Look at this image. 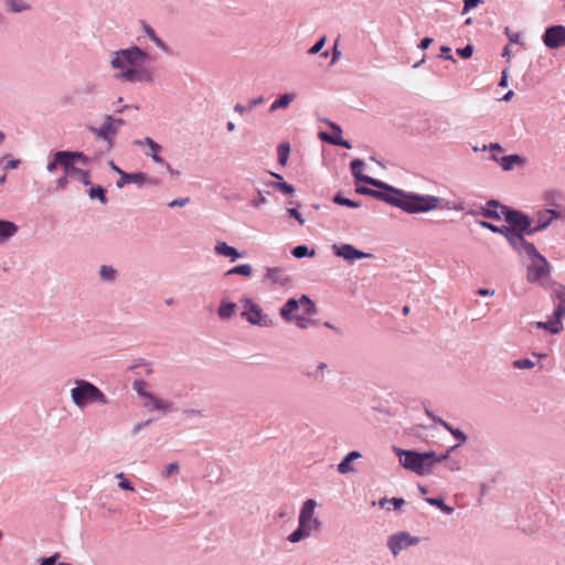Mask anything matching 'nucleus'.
<instances>
[{"label": "nucleus", "mask_w": 565, "mask_h": 565, "mask_svg": "<svg viewBox=\"0 0 565 565\" xmlns=\"http://www.w3.org/2000/svg\"><path fill=\"white\" fill-rule=\"evenodd\" d=\"M98 86L94 82H87L73 92V99L82 104H93Z\"/></svg>", "instance_id": "21"}, {"label": "nucleus", "mask_w": 565, "mask_h": 565, "mask_svg": "<svg viewBox=\"0 0 565 565\" xmlns=\"http://www.w3.org/2000/svg\"><path fill=\"white\" fill-rule=\"evenodd\" d=\"M118 174L120 178L117 180L116 185L119 189L129 183H136L139 186L146 183L158 184L156 180L149 179L148 175L143 172L127 173L124 170H118Z\"/></svg>", "instance_id": "19"}, {"label": "nucleus", "mask_w": 565, "mask_h": 565, "mask_svg": "<svg viewBox=\"0 0 565 565\" xmlns=\"http://www.w3.org/2000/svg\"><path fill=\"white\" fill-rule=\"evenodd\" d=\"M480 0H465V6L462 9V14L467 13L469 10L479 6Z\"/></svg>", "instance_id": "64"}, {"label": "nucleus", "mask_w": 565, "mask_h": 565, "mask_svg": "<svg viewBox=\"0 0 565 565\" xmlns=\"http://www.w3.org/2000/svg\"><path fill=\"white\" fill-rule=\"evenodd\" d=\"M457 446H452L446 452L437 455L435 451L418 452L415 450H405L394 447V452L399 459L401 466L418 476H428L433 472L435 466L447 459L448 454Z\"/></svg>", "instance_id": "3"}, {"label": "nucleus", "mask_w": 565, "mask_h": 565, "mask_svg": "<svg viewBox=\"0 0 565 565\" xmlns=\"http://www.w3.org/2000/svg\"><path fill=\"white\" fill-rule=\"evenodd\" d=\"M459 443H465L467 440V435L458 428H451L449 431Z\"/></svg>", "instance_id": "61"}, {"label": "nucleus", "mask_w": 565, "mask_h": 565, "mask_svg": "<svg viewBox=\"0 0 565 565\" xmlns=\"http://www.w3.org/2000/svg\"><path fill=\"white\" fill-rule=\"evenodd\" d=\"M504 34L507 35L510 43L522 44L521 34L519 32H512L509 26H505Z\"/></svg>", "instance_id": "51"}, {"label": "nucleus", "mask_w": 565, "mask_h": 565, "mask_svg": "<svg viewBox=\"0 0 565 565\" xmlns=\"http://www.w3.org/2000/svg\"><path fill=\"white\" fill-rule=\"evenodd\" d=\"M291 254L296 258H302L306 256L312 257L315 256V249H309L306 245H298L292 250Z\"/></svg>", "instance_id": "44"}, {"label": "nucleus", "mask_w": 565, "mask_h": 565, "mask_svg": "<svg viewBox=\"0 0 565 565\" xmlns=\"http://www.w3.org/2000/svg\"><path fill=\"white\" fill-rule=\"evenodd\" d=\"M269 184L275 189L279 190L284 194L295 193V188L285 181H273Z\"/></svg>", "instance_id": "45"}, {"label": "nucleus", "mask_w": 565, "mask_h": 565, "mask_svg": "<svg viewBox=\"0 0 565 565\" xmlns=\"http://www.w3.org/2000/svg\"><path fill=\"white\" fill-rule=\"evenodd\" d=\"M542 41L548 49H558L565 45V26L559 24L546 28Z\"/></svg>", "instance_id": "16"}, {"label": "nucleus", "mask_w": 565, "mask_h": 565, "mask_svg": "<svg viewBox=\"0 0 565 565\" xmlns=\"http://www.w3.org/2000/svg\"><path fill=\"white\" fill-rule=\"evenodd\" d=\"M151 422H152V419H147L145 422H140V423L135 424L132 429H131V434L134 436L138 435L141 431V429H143L146 426L150 425Z\"/></svg>", "instance_id": "60"}, {"label": "nucleus", "mask_w": 565, "mask_h": 565, "mask_svg": "<svg viewBox=\"0 0 565 565\" xmlns=\"http://www.w3.org/2000/svg\"><path fill=\"white\" fill-rule=\"evenodd\" d=\"M545 209L559 211L561 218L565 216V193L559 189H548L542 194Z\"/></svg>", "instance_id": "14"}, {"label": "nucleus", "mask_w": 565, "mask_h": 565, "mask_svg": "<svg viewBox=\"0 0 565 565\" xmlns=\"http://www.w3.org/2000/svg\"><path fill=\"white\" fill-rule=\"evenodd\" d=\"M245 308L241 316L244 320L253 326H258L263 328H268L273 326V320L265 313H263L262 308L255 303L252 299L246 298L244 300Z\"/></svg>", "instance_id": "9"}, {"label": "nucleus", "mask_w": 565, "mask_h": 565, "mask_svg": "<svg viewBox=\"0 0 565 565\" xmlns=\"http://www.w3.org/2000/svg\"><path fill=\"white\" fill-rule=\"evenodd\" d=\"M253 273V268L249 264H242V265H238V266H235L233 268H231L230 270L226 271V276H230V275H242V276H250Z\"/></svg>", "instance_id": "40"}, {"label": "nucleus", "mask_w": 565, "mask_h": 565, "mask_svg": "<svg viewBox=\"0 0 565 565\" xmlns=\"http://www.w3.org/2000/svg\"><path fill=\"white\" fill-rule=\"evenodd\" d=\"M449 455H450V452L448 454L447 459L443 460V461H445L446 469L451 471V472L459 471L461 469L460 461L457 460V459L450 458Z\"/></svg>", "instance_id": "49"}, {"label": "nucleus", "mask_w": 565, "mask_h": 565, "mask_svg": "<svg viewBox=\"0 0 565 565\" xmlns=\"http://www.w3.org/2000/svg\"><path fill=\"white\" fill-rule=\"evenodd\" d=\"M290 146L288 142H282L277 148L278 162L281 166H286L289 157Z\"/></svg>", "instance_id": "42"}, {"label": "nucleus", "mask_w": 565, "mask_h": 565, "mask_svg": "<svg viewBox=\"0 0 565 565\" xmlns=\"http://www.w3.org/2000/svg\"><path fill=\"white\" fill-rule=\"evenodd\" d=\"M149 60L147 50L132 45L113 53L110 66L119 71L115 77L127 83H151L153 81L152 70L143 64Z\"/></svg>", "instance_id": "1"}, {"label": "nucleus", "mask_w": 565, "mask_h": 565, "mask_svg": "<svg viewBox=\"0 0 565 565\" xmlns=\"http://www.w3.org/2000/svg\"><path fill=\"white\" fill-rule=\"evenodd\" d=\"M351 172L353 177L356 179V181L362 182V178L366 177L362 173V170L364 168V162L361 159H354L350 163Z\"/></svg>", "instance_id": "37"}, {"label": "nucleus", "mask_w": 565, "mask_h": 565, "mask_svg": "<svg viewBox=\"0 0 565 565\" xmlns=\"http://www.w3.org/2000/svg\"><path fill=\"white\" fill-rule=\"evenodd\" d=\"M362 455L360 451L353 450L349 452L338 465V471L342 475H347L354 471V467L352 462L359 458H361Z\"/></svg>", "instance_id": "29"}, {"label": "nucleus", "mask_w": 565, "mask_h": 565, "mask_svg": "<svg viewBox=\"0 0 565 565\" xmlns=\"http://www.w3.org/2000/svg\"><path fill=\"white\" fill-rule=\"evenodd\" d=\"M89 131L100 140L108 142V145L113 143L114 138L118 134L115 129L113 122L110 121V115H105L103 118V124L100 127H89Z\"/></svg>", "instance_id": "18"}, {"label": "nucleus", "mask_w": 565, "mask_h": 565, "mask_svg": "<svg viewBox=\"0 0 565 565\" xmlns=\"http://www.w3.org/2000/svg\"><path fill=\"white\" fill-rule=\"evenodd\" d=\"M236 303L224 298L221 300L220 307L217 309V316L222 320H228L236 315Z\"/></svg>", "instance_id": "30"}, {"label": "nucleus", "mask_w": 565, "mask_h": 565, "mask_svg": "<svg viewBox=\"0 0 565 565\" xmlns=\"http://www.w3.org/2000/svg\"><path fill=\"white\" fill-rule=\"evenodd\" d=\"M535 363L530 359H519L513 362V367L519 370L533 369Z\"/></svg>", "instance_id": "50"}, {"label": "nucleus", "mask_w": 565, "mask_h": 565, "mask_svg": "<svg viewBox=\"0 0 565 565\" xmlns=\"http://www.w3.org/2000/svg\"><path fill=\"white\" fill-rule=\"evenodd\" d=\"M356 193L363 194V195H370L372 198H375L380 201H383L387 204H391L395 207H405L407 204L405 202H402L393 196L391 193H381L379 190H373L365 186L356 188Z\"/></svg>", "instance_id": "22"}, {"label": "nucleus", "mask_w": 565, "mask_h": 565, "mask_svg": "<svg viewBox=\"0 0 565 565\" xmlns=\"http://www.w3.org/2000/svg\"><path fill=\"white\" fill-rule=\"evenodd\" d=\"M299 311L308 316H313L317 313V306L308 296L302 295L298 299L289 298L280 308L279 315L285 321L291 322L295 316L299 315Z\"/></svg>", "instance_id": "8"}, {"label": "nucleus", "mask_w": 565, "mask_h": 565, "mask_svg": "<svg viewBox=\"0 0 565 565\" xmlns=\"http://www.w3.org/2000/svg\"><path fill=\"white\" fill-rule=\"evenodd\" d=\"M310 317L311 316L301 313L295 316V319H292L291 322H294L300 329H308L315 323V321L310 319Z\"/></svg>", "instance_id": "41"}, {"label": "nucleus", "mask_w": 565, "mask_h": 565, "mask_svg": "<svg viewBox=\"0 0 565 565\" xmlns=\"http://www.w3.org/2000/svg\"><path fill=\"white\" fill-rule=\"evenodd\" d=\"M117 478L120 479L119 487L124 490L134 491L132 483L125 477L122 472L117 475Z\"/></svg>", "instance_id": "55"}, {"label": "nucleus", "mask_w": 565, "mask_h": 565, "mask_svg": "<svg viewBox=\"0 0 565 565\" xmlns=\"http://www.w3.org/2000/svg\"><path fill=\"white\" fill-rule=\"evenodd\" d=\"M426 502L430 505L437 507L443 513L450 515L455 509L444 502L441 498H426Z\"/></svg>", "instance_id": "36"}, {"label": "nucleus", "mask_w": 565, "mask_h": 565, "mask_svg": "<svg viewBox=\"0 0 565 565\" xmlns=\"http://www.w3.org/2000/svg\"><path fill=\"white\" fill-rule=\"evenodd\" d=\"M67 151L61 150L53 153L52 160L47 163L46 170L50 173H53L57 167H62L64 172H75L74 164L67 161Z\"/></svg>", "instance_id": "23"}, {"label": "nucleus", "mask_w": 565, "mask_h": 565, "mask_svg": "<svg viewBox=\"0 0 565 565\" xmlns=\"http://www.w3.org/2000/svg\"><path fill=\"white\" fill-rule=\"evenodd\" d=\"M99 279L107 284H114L118 277V271L111 265H102L98 269Z\"/></svg>", "instance_id": "32"}, {"label": "nucleus", "mask_w": 565, "mask_h": 565, "mask_svg": "<svg viewBox=\"0 0 565 565\" xmlns=\"http://www.w3.org/2000/svg\"><path fill=\"white\" fill-rule=\"evenodd\" d=\"M265 278L279 285H284L287 281L284 270L279 267L267 268Z\"/></svg>", "instance_id": "33"}, {"label": "nucleus", "mask_w": 565, "mask_h": 565, "mask_svg": "<svg viewBox=\"0 0 565 565\" xmlns=\"http://www.w3.org/2000/svg\"><path fill=\"white\" fill-rule=\"evenodd\" d=\"M332 250H333L335 256L341 257V258H343L345 260H349L351 263L356 260V259L372 257L371 254L364 253V252L355 248L351 244H333L332 245Z\"/></svg>", "instance_id": "17"}, {"label": "nucleus", "mask_w": 565, "mask_h": 565, "mask_svg": "<svg viewBox=\"0 0 565 565\" xmlns=\"http://www.w3.org/2000/svg\"><path fill=\"white\" fill-rule=\"evenodd\" d=\"M180 471V467H179V463L178 462H172V463H169L164 470L162 471V477L163 478H169L170 476L172 475H178Z\"/></svg>", "instance_id": "53"}, {"label": "nucleus", "mask_w": 565, "mask_h": 565, "mask_svg": "<svg viewBox=\"0 0 565 565\" xmlns=\"http://www.w3.org/2000/svg\"><path fill=\"white\" fill-rule=\"evenodd\" d=\"M492 159L499 161L504 171L512 170L515 164H523L524 162V159L518 154L503 156L501 159L492 157Z\"/></svg>", "instance_id": "31"}, {"label": "nucleus", "mask_w": 565, "mask_h": 565, "mask_svg": "<svg viewBox=\"0 0 565 565\" xmlns=\"http://www.w3.org/2000/svg\"><path fill=\"white\" fill-rule=\"evenodd\" d=\"M88 195L90 199H98L104 205L108 202L105 189L100 185L92 186L88 191Z\"/></svg>", "instance_id": "39"}, {"label": "nucleus", "mask_w": 565, "mask_h": 565, "mask_svg": "<svg viewBox=\"0 0 565 565\" xmlns=\"http://www.w3.org/2000/svg\"><path fill=\"white\" fill-rule=\"evenodd\" d=\"M70 393L72 403L79 409H84L94 404L99 406L108 404V398L105 393L86 380H75L74 387Z\"/></svg>", "instance_id": "6"}, {"label": "nucleus", "mask_w": 565, "mask_h": 565, "mask_svg": "<svg viewBox=\"0 0 565 565\" xmlns=\"http://www.w3.org/2000/svg\"><path fill=\"white\" fill-rule=\"evenodd\" d=\"M551 290V299L555 309L552 317L547 321H536L533 323L536 329H544L551 334H558L563 331L565 319V285L557 281H551L546 287Z\"/></svg>", "instance_id": "5"}, {"label": "nucleus", "mask_w": 565, "mask_h": 565, "mask_svg": "<svg viewBox=\"0 0 565 565\" xmlns=\"http://www.w3.org/2000/svg\"><path fill=\"white\" fill-rule=\"evenodd\" d=\"M214 252L217 255L230 257L232 262L243 257V254L239 253L236 248H234V247L230 246L227 243L221 242V241L215 244Z\"/></svg>", "instance_id": "27"}, {"label": "nucleus", "mask_w": 565, "mask_h": 565, "mask_svg": "<svg viewBox=\"0 0 565 565\" xmlns=\"http://www.w3.org/2000/svg\"><path fill=\"white\" fill-rule=\"evenodd\" d=\"M317 505V501L313 499H307L302 503L298 516V526L287 536L288 542L299 543L321 532L322 521L316 516Z\"/></svg>", "instance_id": "4"}, {"label": "nucleus", "mask_w": 565, "mask_h": 565, "mask_svg": "<svg viewBox=\"0 0 565 565\" xmlns=\"http://www.w3.org/2000/svg\"><path fill=\"white\" fill-rule=\"evenodd\" d=\"M362 182L381 189L379 190L381 193H391L395 199L405 202L407 206L399 209L409 214L427 213L441 206L443 199L439 196L405 192L369 175L362 178Z\"/></svg>", "instance_id": "2"}, {"label": "nucleus", "mask_w": 565, "mask_h": 565, "mask_svg": "<svg viewBox=\"0 0 565 565\" xmlns=\"http://www.w3.org/2000/svg\"><path fill=\"white\" fill-rule=\"evenodd\" d=\"M142 30V35H138L137 40L140 44L145 43V40L151 41L161 52L171 55L172 51L170 46L157 34L156 30L145 20L139 21Z\"/></svg>", "instance_id": "13"}, {"label": "nucleus", "mask_w": 565, "mask_h": 565, "mask_svg": "<svg viewBox=\"0 0 565 565\" xmlns=\"http://www.w3.org/2000/svg\"><path fill=\"white\" fill-rule=\"evenodd\" d=\"M287 213L290 217H294L300 225H303L306 220L302 217L300 212L295 207H288Z\"/></svg>", "instance_id": "58"}, {"label": "nucleus", "mask_w": 565, "mask_h": 565, "mask_svg": "<svg viewBox=\"0 0 565 565\" xmlns=\"http://www.w3.org/2000/svg\"><path fill=\"white\" fill-rule=\"evenodd\" d=\"M132 388L137 392V394L142 397V398H147V396L150 394V392H148L146 390V382L142 381V380H139V381H135L134 384H132Z\"/></svg>", "instance_id": "48"}, {"label": "nucleus", "mask_w": 565, "mask_h": 565, "mask_svg": "<svg viewBox=\"0 0 565 565\" xmlns=\"http://www.w3.org/2000/svg\"><path fill=\"white\" fill-rule=\"evenodd\" d=\"M326 44V36H322L321 39H319L309 50H308V53L310 55H315V54H318L322 47L324 46Z\"/></svg>", "instance_id": "56"}, {"label": "nucleus", "mask_w": 565, "mask_h": 565, "mask_svg": "<svg viewBox=\"0 0 565 565\" xmlns=\"http://www.w3.org/2000/svg\"><path fill=\"white\" fill-rule=\"evenodd\" d=\"M510 210V206L501 204L497 200H490L487 202L486 207L481 209L478 214L486 218L501 220L505 217Z\"/></svg>", "instance_id": "20"}, {"label": "nucleus", "mask_w": 565, "mask_h": 565, "mask_svg": "<svg viewBox=\"0 0 565 565\" xmlns=\"http://www.w3.org/2000/svg\"><path fill=\"white\" fill-rule=\"evenodd\" d=\"M328 371V364L324 362H319L316 366V369L311 372H308L306 374L307 377L313 379V380H320L323 377L324 373Z\"/></svg>", "instance_id": "43"}, {"label": "nucleus", "mask_w": 565, "mask_h": 565, "mask_svg": "<svg viewBox=\"0 0 565 565\" xmlns=\"http://www.w3.org/2000/svg\"><path fill=\"white\" fill-rule=\"evenodd\" d=\"M19 232V226L8 220H0V244L8 242Z\"/></svg>", "instance_id": "26"}, {"label": "nucleus", "mask_w": 565, "mask_h": 565, "mask_svg": "<svg viewBox=\"0 0 565 565\" xmlns=\"http://www.w3.org/2000/svg\"><path fill=\"white\" fill-rule=\"evenodd\" d=\"M504 220L511 225L512 230L532 235V218L525 213L511 207Z\"/></svg>", "instance_id": "12"}, {"label": "nucleus", "mask_w": 565, "mask_h": 565, "mask_svg": "<svg viewBox=\"0 0 565 565\" xmlns=\"http://www.w3.org/2000/svg\"><path fill=\"white\" fill-rule=\"evenodd\" d=\"M190 202V198H179V199H174L172 201H170L168 203V206L171 207V209H174V207H183L185 206L186 204H189Z\"/></svg>", "instance_id": "57"}, {"label": "nucleus", "mask_w": 565, "mask_h": 565, "mask_svg": "<svg viewBox=\"0 0 565 565\" xmlns=\"http://www.w3.org/2000/svg\"><path fill=\"white\" fill-rule=\"evenodd\" d=\"M473 51V46L471 44H468L462 49H458L457 54L462 58H469L472 55Z\"/></svg>", "instance_id": "59"}, {"label": "nucleus", "mask_w": 565, "mask_h": 565, "mask_svg": "<svg viewBox=\"0 0 565 565\" xmlns=\"http://www.w3.org/2000/svg\"><path fill=\"white\" fill-rule=\"evenodd\" d=\"M7 6L8 11L13 13H21L30 10V6L24 0H2Z\"/></svg>", "instance_id": "34"}, {"label": "nucleus", "mask_w": 565, "mask_h": 565, "mask_svg": "<svg viewBox=\"0 0 565 565\" xmlns=\"http://www.w3.org/2000/svg\"><path fill=\"white\" fill-rule=\"evenodd\" d=\"M561 218L559 211L540 209L534 213L535 225L532 226V235L545 231L555 220Z\"/></svg>", "instance_id": "15"}, {"label": "nucleus", "mask_w": 565, "mask_h": 565, "mask_svg": "<svg viewBox=\"0 0 565 565\" xmlns=\"http://www.w3.org/2000/svg\"><path fill=\"white\" fill-rule=\"evenodd\" d=\"M267 200L262 191H258L257 196L252 201V206L259 207L263 204H266Z\"/></svg>", "instance_id": "62"}, {"label": "nucleus", "mask_w": 565, "mask_h": 565, "mask_svg": "<svg viewBox=\"0 0 565 565\" xmlns=\"http://www.w3.org/2000/svg\"><path fill=\"white\" fill-rule=\"evenodd\" d=\"M67 154H70V157L67 158V161L68 162H72L73 164L76 162V161H79L82 162L83 164H87L89 163V158L87 156H85L83 152H78V151H67Z\"/></svg>", "instance_id": "47"}, {"label": "nucleus", "mask_w": 565, "mask_h": 565, "mask_svg": "<svg viewBox=\"0 0 565 565\" xmlns=\"http://www.w3.org/2000/svg\"><path fill=\"white\" fill-rule=\"evenodd\" d=\"M74 170H75V172H65L66 175L78 177V180L84 185H89L92 183V181H90V173L88 171L79 169L75 164H74Z\"/></svg>", "instance_id": "38"}, {"label": "nucleus", "mask_w": 565, "mask_h": 565, "mask_svg": "<svg viewBox=\"0 0 565 565\" xmlns=\"http://www.w3.org/2000/svg\"><path fill=\"white\" fill-rule=\"evenodd\" d=\"M333 202L339 205H344L351 209H356L360 206V203L350 199L344 198L343 195L335 194L333 198Z\"/></svg>", "instance_id": "46"}, {"label": "nucleus", "mask_w": 565, "mask_h": 565, "mask_svg": "<svg viewBox=\"0 0 565 565\" xmlns=\"http://www.w3.org/2000/svg\"><path fill=\"white\" fill-rule=\"evenodd\" d=\"M502 235L507 238L513 249L516 250L520 255L534 254L535 246L533 243H530L525 239V235H527L526 233L512 230L510 226H505L503 228Z\"/></svg>", "instance_id": "11"}, {"label": "nucleus", "mask_w": 565, "mask_h": 565, "mask_svg": "<svg viewBox=\"0 0 565 565\" xmlns=\"http://www.w3.org/2000/svg\"><path fill=\"white\" fill-rule=\"evenodd\" d=\"M60 555L56 553L40 559V565H71L70 563H57Z\"/></svg>", "instance_id": "54"}, {"label": "nucleus", "mask_w": 565, "mask_h": 565, "mask_svg": "<svg viewBox=\"0 0 565 565\" xmlns=\"http://www.w3.org/2000/svg\"><path fill=\"white\" fill-rule=\"evenodd\" d=\"M526 256L531 259V264L527 266V281L531 284H540L542 287L546 288L551 281H554L551 278L552 266L536 248L534 254H526Z\"/></svg>", "instance_id": "7"}, {"label": "nucleus", "mask_w": 565, "mask_h": 565, "mask_svg": "<svg viewBox=\"0 0 565 565\" xmlns=\"http://www.w3.org/2000/svg\"><path fill=\"white\" fill-rule=\"evenodd\" d=\"M68 177L70 175H66V173L64 172V175L60 177L56 180V190L57 191L66 189V186L68 184Z\"/></svg>", "instance_id": "63"}, {"label": "nucleus", "mask_w": 565, "mask_h": 565, "mask_svg": "<svg viewBox=\"0 0 565 565\" xmlns=\"http://www.w3.org/2000/svg\"><path fill=\"white\" fill-rule=\"evenodd\" d=\"M145 407L150 411H161L168 413L171 411V404L158 398L154 394L150 393L145 402Z\"/></svg>", "instance_id": "28"}, {"label": "nucleus", "mask_w": 565, "mask_h": 565, "mask_svg": "<svg viewBox=\"0 0 565 565\" xmlns=\"http://www.w3.org/2000/svg\"><path fill=\"white\" fill-rule=\"evenodd\" d=\"M295 99L294 94H284L278 99H276L269 107V111L274 113L279 108H286L289 104Z\"/></svg>", "instance_id": "35"}, {"label": "nucleus", "mask_w": 565, "mask_h": 565, "mask_svg": "<svg viewBox=\"0 0 565 565\" xmlns=\"http://www.w3.org/2000/svg\"><path fill=\"white\" fill-rule=\"evenodd\" d=\"M419 543V537L411 535L406 531L397 532L387 537V547L394 557L398 556L404 550L415 546Z\"/></svg>", "instance_id": "10"}, {"label": "nucleus", "mask_w": 565, "mask_h": 565, "mask_svg": "<svg viewBox=\"0 0 565 565\" xmlns=\"http://www.w3.org/2000/svg\"><path fill=\"white\" fill-rule=\"evenodd\" d=\"M135 145H138V146L147 145L149 147L150 151L147 152L146 154L151 157V159L154 162L166 164L168 170L171 169L170 164L168 162H166L162 157L159 156V152L162 149L161 146L158 142H156L152 138L146 137L143 140H135Z\"/></svg>", "instance_id": "25"}, {"label": "nucleus", "mask_w": 565, "mask_h": 565, "mask_svg": "<svg viewBox=\"0 0 565 565\" xmlns=\"http://www.w3.org/2000/svg\"><path fill=\"white\" fill-rule=\"evenodd\" d=\"M328 124L330 125V127L332 129V134L329 135L327 132H320V139L323 141H327L331 145L341 146L343 148L350 149L351 143L348 140L342 138V136H341L342 130H341L340 126L334 122H330V121H328Z\"/></svg>", "instance_id": "24"}, {"label": "nucleus", "mask_w": 565, "mask_h": 565, "mask_svg": "<svg viewBox=\"0 0 565 565\" xmlns=\"http://www.w3.org/2000/svg\"><path fill=\"white\" fill-rule=\"evenodd\" d=\"M477 223L482 228H487V230H489V231H491L493 233H498V234H501V235L503 234V228L505 227V226H497V225H494L492 223H489L487 221H478Z\"/></svg>", "instance_id": "52"}]
</instances>
